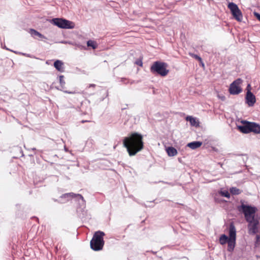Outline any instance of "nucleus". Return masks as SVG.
I'll list each match as a JSON object with an SVG mask.
<instances>
[{"label":"nucleus","mask_w":260,"mask_h":260,"mask_svg":"<svg viewBox=\"0 0 260 260\" xmlns=\"http://www.w3.org/2000/svg\"><path fill=\"white\" fill-rule=\"evenodd\" d=\"M230 192L233 195H238L242 192V190L235 187H231L230 189Z\"/></svg>","instance_id":"4be33fe9"},{"label":"nucleus","mask_w":260,"mask_h":260,"mask_svg":"<svg viewBox=\"0 0 260 260\" xmlns=\"http://www.w3.org/2000/svg\"><path fill=\"white\" fill-rule=\"evenodd\" d=\"M88 121H89L82 120V121H81V122H82V123H84V122H88Z\"/></svg>","instance_id":"f704fd0d"},{"label":"nucleus","mask_w":260,"mask_h":260,"mask_svg":"<svg viewBox=\"0 0 260 260\" xmlns=\"http://www.w3.org/2000/svg\"><path fill=\"white\" fill-rule=\"evenodd\" d=\"M142 138V136L141 134L136 133L124 138L123 146L126 148L129 156L135 155L143 148Z\"/></svg>","instance_id":"f03ea898"},{"label":"nucleus","mask_w":260,"mask_h":260,"mask_svg":"<svg viewBox=\"0 0 260 260\" xmlns=\"http://www.w3.org/2000/svg\"><path fill=\"white\" fill-rule=\"evenodd\" d=\"M244 200H241V205L237 207L239 212H242L246 221L248 223L247 227L249 234L254 235L258 232V219L255 217V214L257 209L255 207L246 205L244 204Z\"/></svg>","instance_id":"f257e3e1"},{"label":"nucleus","mask_w":260,"mask_h":260,"mask_svg":"<svg viewBox=\"0 0 260 260\" xmlns=\"http://www.w3.org/2000/svg\"><path fill=\"white\" fill-rule=\"evenodd\" d=\"M135 63L140 67L143 66V62L141 59H138L136 61Z\"/></svg>","instance_id":"bb28decb"},{"label":"nucleus","mask_w":260,"mask_h":260,"mask_svg":"<svg viewBox=\"0 0 260 260\" xmlns=\"http://www.w3.org/2000/svg\"><path fill=\"white\" fill-rule=\"evenodd\" d=\"M186 120L188 121H189L190 124L191 126L198 127L199 126V122L198 120L196 119V118L191 116H187L186 117Z\"/></svg>","instance_id":"4468645a"},{"label":"nucleus","mask_w":260,"mask_h":260,"mask_svg":"<svg viewBox=\"0 0 260 260\" xmlns=\"http://www.w3.org/2000/svg\"><path fill=\"white\" fill-rule=\"evenodd\" d=\"M168 64L166 62L156 61L153 63L150 68V72L155 75H158L162 77L167 76L169 70L167 69Z\"/></svg>","instance_id":"20e7f679"},{"label":"nucleus","mask_w":260,"mask_h":260,"mask_svg":"<svg viewBox=\"0 0 260 260\" xmlns=\"http://www.w3.org/2000/svg\"><path fill=\"white\" fill-rule=\"evenodd\" d=\"M234 18L238 21H241L243 19L242 13L240 9L238 10L235 12L232 13Z\"/></svg>","instance_id":"6ab92c4d"},{"label":"nucleus","mask_w":260,"mask_h":260,"mask_svg":"<svg viewBox=\"0 0 260 260\" xmlns=\"http://www.w3.org/2000/svg\"><path fill=\"white\" fill-rule=\"evenodd\" d=\"M31 150H32V151H37V150H36V149L35 148H32L31 149Z\"/></svg>","instance_id":"72a5a7b5"},{"label":"nucleus","mask_w":260,"mask_h":260,"mask_svg":"<svg viewBox=\"0 0 260 260\" xmlns=\"http://www.w3.org/2000/svg\"><path fill=\"white\" fill-rule=\"evenodd\" d=\"M253 132L255 134L260 133V125L253 122H250V133Z\"/></svg>","instance_id":"f8f14e48"},{"label":"nucleus","mask_w":260,"mask_h":260,"mask_svg":"<svg viewBox=\"0 0 260 260\" xmlns=\"http://www.w3.org/2000/svg\"><path fill=\"white\" fill-rule=\"evenodd\" d=\"M202 145V142L200 141H193L187 144V146L191 149H196L199 148Z\"/></svg>","instance_id":"2eb2a0df"},{"label":"nucleus","mask_w":260,"mask_h":260,"mask_svg":"<svg viewBox=\"0 0 260 260\" xmlns=\"http://www.w3.org/2000/svg\"><path fill=\"white\" fill-rule=\"evenodd\" d=\"M52 21L55 25L61 28L71 29L74 26L72 22L62 18H54Z\"/></svg>","instance_id":"423d86ee"},{"label":"nucleus","mask_w":260,"mask_h":260,"mask_svg":"<svg viewBox=\"0 0 260 260\" xmlns=\"http://www.w3.org/2000/svg\"><path fill=\"white\" fill-rule=\"evenodd\" d=\"M229 241V237L227 236L225 234L221 235L219 239V243L223 245L227 243Z\"/></svg>","instance_id":"aec40b11"},{"label":"nucleus","mask_w":260,"mask_h":260,"mask_svg":"<svg viewBox=\"0 0 260 260\" xmlns=\"http://www.w3.org/2000/svg\"><path fill=\"white\" fill-rule=\"evenodd\" d=\"M259 240H260V236H259V235H257L256 236V240L255 242V246L256 247L259 245Z\"/></svg>","instance_id":"393cba45"},{"label":"nucleus","mask_w":260,"mask_h":260,"mask_svg":"<svg viewBox=\"0 0 260 260\" xmlns=\"http://www.w3.org/2000/svg\"><path fill=\"white\" fill-rule=\"evenodd\" d=\"M29 32L31 35L32 37H35L36 36H37L41 39H47V38L45 37L44 35L41 34L39 31H37L36 30L31 28L29 29Z\"/></svg>","instance_id":"f3484780"},{"label":"nucleus","mask_w":260,"mask_h":260,"mask_svg":"<svg viewBox=\"0 0 260 260\" xmlns=\"http://www.w3.org/2000/svg\"><path fill=\"white\" fill-rule=\"evenodd\" d=\"M87 46L91 47L93 49H95L97 47V46L95 42L91 40H89L87 42Z\"/></svg>","instance_id":"b1692460"},{"label":"nucleus","mask_w":260,"mask_h":260,"mask_svg":"<svg viewBox=\"0 0 260 260\" xmlns=\"http://www.w3.org/2000/svg\"><path fill=\"white\" fill-rule=\"evenodd\" d=\"M77 194L73 192L66 193L61 195L60 198L65 199L66 201H68L71 199H75Z\"/></svg>","instance_id":"dca6fc26"},{"label":"nucleus","mask_w":260,"mask_h":260,"mask_svg":"<svg viewBox=\"0 0 260 260\" xmlns=\"http://www.w3.org/2000/svg\"><path fill=\"white\" fill-rule=\"evenodd\" d=\"M78 46L80 49H82V48L85 49V47H84V46H83L82 45H78Z\"/></svg>","instance_id":"2f4dec72"},{"label":"nucleus","mask_w":260,"mask_h":260,"mask_svg":"<svg viewBox=\"0 0 260 260\" xmlns=\"http://www.w3.org/2000/svg\"><path fill=\"white\" fill-rule=\"evenodd\" d=\"M152 253L153 254H155L156 253V252H154V251H151Z\"/></svg>","instance_id":"c9c22d12"},{"label":"nucleus","mask_w":260,"mask_h":260,"mask_svg":"<svg viewBox=\"0 0 260 260\" xmlns=\"http://www.w3.org/2000/svg\"><path fill=\"white\" fill-rule=\"evenodd\" d=\"M64 76L63 75H60L59 76V83L60 84V88H57L58 89H59L62 91H63L65 93H68L69 94H74L75 92L73 91H68L67 90H64V88H65V84L66 82L63 79Z\"/></svg>","instance_id":"9b49d317"},{"label":"nucleus","mask_w":260,"mask_h":260,"mask_svg":"<svg viewBox=\"0 0 260 260\" xmlns=\"http://www.w3.org/2000/svg\"><path fill=\"white\" fill-rule=\"evenodd\" d=\"M228 8L230 9L232 13L239 10L238 6L234 3H230L228 5Z\"/></svg>","instance_id":"412c9836"},{"label":"nucleus","mask_w":260,"mask_h":260,"mask_svg":"<svg viewBox=\"0 0 260 260\" xmlns=\"http://www.w3.org/2000/svg\"><path fill=\"white\" fill-rule=\"evenodd\" d=\"M75 199L76 202H78L77 211H83L86 207V202L83 196L77 193Z\"/></svg>","instance_id":"9d476101"},{"label":"nucleus","mask_w":260,"mask_h":260,"mask_svg":"<svg viewBox=\"0 0 260 260\" xmlns=\"http://www.w3.org/2000/svg\"><path fill=\"white\" fill-rule=\"evenodd\" d=\"M120 81L125 84H127L129 83V81L128 79H126V78H121L120 79Z\"/></svg>","instance_id":"cd10ccee"},{"label":"nucleus","mask_w":260,"mask_h":260,"mask_svg":"<svg viewBox=\"0 0 260 260\" xmlns=\"http://www.w3.org/2000/svg\"><path fill=\"white\" fill-rule=\"evenodd\" d=\"M188 54L189 55V56H190L191 57L195 58L196 59L198 60V61H199L200 62H201L203 66H204V63L202 61V58L199 56L197 54H195L193 53H191V52H189L188 53Z\"/></svg>","instance_id":"5701e85b"},{"label":"nucleus","mask_w":260,"mask_h":260,"mask_svg":"<svg viewBox=\"0 0 260 260\" xmlns=\"http://www.w3.org/2000/svg\"><path fill=\"white\" fill-rule=\"evenodd\" d=\"M229 241L228 244V251L232 252L236 245V229L234 223L231 222L229 226Z\"/></svg>","instance_id":"39448f33"},{"label":"nucleus","mask_w":260,"mask_h":260,"mask_svg":"<svg viewBox=\"0 0 260 260\" xmlns=\"http://www.w3.org/2000/svg\"><path fill=\"white\" fill-rule=\"evenodd\" d=\"M254 16L256 17V18L259 20L260 21V14L258 13H256V12H254Z\"/></svg>","instance_id":"c756f323"},{"label":"nucleus","mask_w":260,"mask_h":260,"mask_svg":"<svg viewBox=\"0 0 260 260\" xmlns=\"http://www.w3.org/2000/svg\"><path fill=\"white\" fill-rule=\"evenodd\" d=\"M63 62L60 60H56L54 62V67L55 69L60 72H63L64 71V68L63 67Z\"/></svg>","instance_id":"ddd939ff"},{"label":"nucleus","mask_w":260,"mask_h":260,"mask_svg":"<svg viewBox=\"0 0 260 260\" xmlns=\"http://www.w3.org/2000/svg\"><path fill=\"white\" fill-rule=\"evenodd\" d=\"M10 51L12 52H14V53H15L16 54H22L23 55H24V56H28V55L26 54H25V53L19 52H18V51H13L12 50H10Z\"/></svg>","instance_id":"c85d7f7f"},{"label":"nucleus","mask_w":260,"mask_h":260,"mask_svg":"<svg viewBox=\"0 0 260 260\" xmlns=\"http://www.w3.org/2000/svg\"><path fill=\"white\" fill-rule=\"evenodd\" d=\"M166 151L169 156H174L177 154V151L176 149L173 147H168L166 148Z\"/></svg>","instance_id":"a211bd4d"},{"label":"nucleus","mask_w":260,"mask_h":260,"mask_svg":"<svg viewBox=\"0 0 260 260\" xmlns=\"http://www.w3.org/2000/svg\"><path fill=\"white\" fill-rule=\"evenodd\" d=\"M4 48H5V49H6V50H9V51H10V50H11V49H9V48H7V47H6V46H4Z\"/></svg>","instance_id":"473e14b6"},{"label":"nucleus","mask_w":260,"mask_h":260,"mask_svg":"<svg viewBox=\"0 0 260 260\" xmlns=\"http://www.w3.org/2000/svg\"><path fill=\"white\" fill-rule=\"evenodd\" d=\"M105 235L103 232L100 231L95 232L90 241V247L92 250L100 251L103 249L105 243L103 238Z\"/></svg>","instance_id":"7ed1b4c3"},{"label":"nucleus","mask_w":260,"mask_h":260,"mask_svg":"<svg viewBox=\"0 0 260 260\" xmlns=\"http://www.w3.org/2000/svg\"><path fill=\"white\" fill-rule=\"evenodd\" d=\"M221 194L225 197L230 198V195L228 191H221Z\"/></svg>","instance_id":"a878e982"},{"label":"nucleus","mask_w":260,"mask_h":260,"mask_svg":"<svg viewBox=\"0 0 260 260\" xmlns=\"http://www.w3.org/2000/svg\"><path fill=\"white\" fill-rule=\"evenodd\" d=\"M250 87V84H248V85H247V88H249V87Z\"/></svg>","instance_id":"e433bc0d"},{"label":"nucleus","mask_w":260,"mask_h":260,"mask_svg":"<svg viewBox=\"0 0 260 260\" xmlns=\"http://www.w3.org/2000/svg\"><path fill=\"white\" fill-rule=\"evenodd\" d=\"M96 86V85L94 84H90L89 85L88 87H95Z\"/></svg>","instance_id":"7c9ffc66"},{"label":"nucleus","mask_w":260,"mask_h":260,"mask_svg":"<svg viewBox=\"0 0 260 260\" xmlns=\"http://www.w3.org/2000/svg\"><path fill=\"white\" fill-rule=\"evenodd\" d=\"M241 122L242 125H237L238 129L243 134L249 133L250 129V122L246 120H242Z\"/></svg>","instance_id":"1a4fd4ad"},{"label":"nucleus","mask_w":260,"mask_h":260,"mask_svg":"<svg viewBox=\"0 0 260 260\" xmlns=\"http://www.w3.org/2000/svg\"><path fill=\"white\" fill-rule=\"evenodd\" d=\"M256 102L255 95L248 89L245 96V103L249 107H252Z\"/></svg>","instance_id":"6e6552de"},{"label":"nucleus","mask_w":260,"mask_h":260,"mask_svg":"<svg viewBox=\"0 0 260 260\" xmlns=\"http://www.w3.org/2000/svg\"><path fill=\"white\" fill-rule=\"evenodd\" d=\"M242 83V80L238 78L235 80L230 85L229 92L231 94L236 95L240 93L242 91V89L240 85Z\"/></svg>","instance_id":"0eeeda50"}]
</instances>
